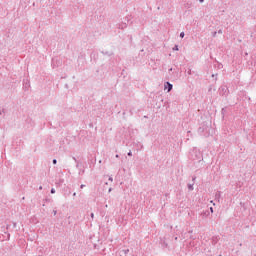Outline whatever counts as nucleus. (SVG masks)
<instances>
[{"label": "nucleus", "instance_id": "obj_4", "mask_svg": "<svg viewBox=\"0 0 256 256\" xmlns=\"http://www.w3.org/2000/svg\"><path fill=\"white\" fill-rule=\"evenodd\" d=\"M53 164H54V165H57V160L54 159V160H53Z\"/></svg>", "mask_w": 256, "mask_h": 256}, {"label": "nucleus", "instance_id": "obj_3", "mask_svg": "<svg viewBox=\"0 0 256 256\" xmlns=\"http://www.w3.org/2000/svg\"><path fill=\"white\" fill-rule=\"evenodd\" d=\"M173 50H174V51H179V47H178V46H175V47L173 48Z\"/></svg>", "mask_w": 256, "mask_h": 256}, {"label": "nucleus", "instance_id": "obj_6", "mask_svg": "<svg viewBox=\"0 0 256 256\" xmlns=\"http://www.w3.org/2000/svg\"><path fill=\"white\" fill-rule=\"evenodd\" d=\"M94 217H95V214L92 213V214H91V218L94 219Z\"/></svg>", "mask_w": 256, "mask_h": 256}, {"label": "nucleus", "instance_id": "obj_1", "mask_svg": "<svg viewBox=\"0 0 256 256\" xmlns=\"http://www.w3.org/2000/svg\"><path fill=\"white\" fill-rule=\"evenodd\" d=\"M167 87H168V93H169V91H171V89H173V85L169 82H166L165 89H167Z\"/></svg>", "mask_w": 256, "mask_h": 256}, {"label": "nucleus", "instance_id": "obj_2", "mask_svg": "<svg viewBox=\"0 0 256 256\" xmlns=\"http://www.w3.org/2000/svg\"><path fill=\"white\" fill-rule=\"evenodd\" d=\"M180 37L183 39V37H185V32H181Z\"/></svg>", "mask_w": 256, "mask_h": 256}, {"label": "nucleus", "instance_id": "obj_7", "mask_svg": "<svg viewBox=\"0 0 256 256\" xmlns=\"http://www.w3.org/2000/svg\"><path fill=\"white\" fill-rule=\"evenodd\" d=\"M210 211H211V213H213V207H210Z\"/></svg>", "mask_w": 256, "mask_h": 256}, {"label": "nucleus", "instance_id": "obj_9", "mask_svg": "<svg viewBox=\"0 0 256 256\" xmlns=\"http://www.w3.org/2000/svg\"><path fill=\"white\" fill-rule=\"evenodd\" d=\"M200 3H203V0H200Z\"/></svg>", "mask_w": 256, "mask_h": 256}, {"label": "nucleus", "instance_id": "obj_11", "mask_svg": "<svg viewBox=\"0 0 256 256\" xmlns=\"http://www.w3.org/2000/svg\"><path fill=\"white\" fill-rule=\"evenodd\" d=\"M40 189H43V187H42V186H40Z\"/></svg>", "mask_w": 256, "mask_h": 256}, {"label": "nucleus", "instance_id": "obj_10", "mask_svg": "<svg viewBox=\"0 0 256 256\" xmlns=\"http://www.w3.org/2000/svg\"><path fill=\"white\" fill-rule=\"evenodd\" d=\"M128 155H131V152H129Z\"/></svg>", "mask_w": 256, "mask_h": 256}, {"label": "nucleus", "instance_id": "obj_5", "mask_svg": "<svg viewBox=\"0 0 256 256\" xmlns=\"http://www.w3.org/2000/svg\"><path fill=\"white\" fill-rule=\"evenodd\" d=\"M51 193H55V188H52V189H51Z\"/></svg>", "mask_w": 256, "mask_h": 256}, {"label": "nucleus", "instance_id": "obj_8", "mask_svg": "<svg viewBox=\"0 0 256 256\" xmlns=\"http://www.w3.org/2000/svg\"><path fill=\"white\" fill-rule=\"evenodd\" d=\"M85 187V185H81V189H83Z\"/></svg>", "mask_w": 256, "mask_h": 256}]
</instances>
